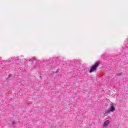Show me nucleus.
I'll use <instances>...</instances> for the list:
<instances>
[{"mask_svg": "<svg viewBox=\"0 0 128 128\" xmlns=\"http://www.w3.org/2000/svg\"><path fill=\"white\" fill-rule=\"evenodd\" d=\"M100 66V63L97 62L92 66L90 69V72H96V68H98Z\"/></svg>", "mask_w": 128, "mask_h": 128, "instance_id": "f257e3e1", "label": "nucleus"}, {"mask_svg": "<svg viewBox=\"0 0 128 128\" xmlns=\"http://www.w3.org/2000/svg\"><path fill=\"white\" fill-rule=\"evenodd\" d=\"M110 110L111 112H114V110H116V108H114V103H112L110 104Z\"/></svg>", "mask_w": 128, "mask_h": 128, "instance_id": "f03ea898", "label": "nucleus"}, {"mask_svg": "<svg viewBox=\"0 0 128 128\" xmlns=\"http://www.w3.org/2000/svg\"><path fill=\"white\" fill-rule=\"evenodd\" d=\"M108 124H110V120H106V121H105L103 124L104 128V126H107L108 125Z\"/></svg>", "mask_w": 128, "mask_h": 128, "instance_id": "7ed1b4c3", "label": "nucleus"}, {"mask_svg": "<svg viewBox=\"0 0 128 128\" xmlns=\"http://www.w3.org/2000/svg\"><path fill=\"white\" fill-rule=\"evenodd\" d=\"M110 112H112L110 110H106L105 111V114H110Z\"/></svg>", "mask_w": 128, "mask_h": 128, "instance_id": "20e7f679", "label": "nucleus"}, {"mask_svg": "<svg viewBox=\"0 0 128 128\" xmlns=\"http://www.w3.org/2000/svg\"><path fill=\"white\" fill-rule=\"evenodd\" d=\"M14 124H16V122H12V126H14Z\"/></svg>", "mask_w": 128, "mask_h": 128, "instance_id": "39448f33", "label": "nucleus"}, {"mask_svg": "<svg viewBox=\"0 0 128 128\" xmlns=\"http://www.w3.org/2000/svg\"><path fill=\"white\" fill-rule=\"evenodd\" d=\"M10 76H12V74H10L8 76V78H10Z\"/></svg>", "mask_w": 128, "mask_h": 128, "instance_id": "423d86ee", "label": "nucleus"}]
</instances>
